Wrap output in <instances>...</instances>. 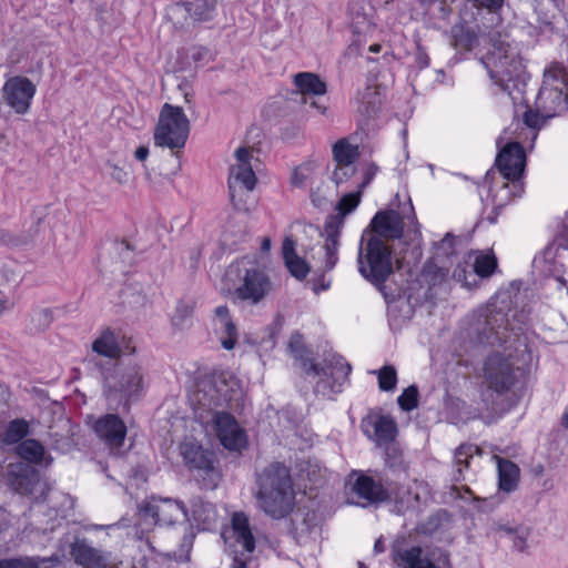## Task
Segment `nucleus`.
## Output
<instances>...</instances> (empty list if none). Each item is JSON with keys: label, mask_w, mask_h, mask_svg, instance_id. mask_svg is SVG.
Returning <instances> with one entry per match:
<instances>
[{"label": "nucleus", "mask_w": 568, "mask_h": 568, "mask_svg": "<svg viewBox=\"0 0 568 568\" xmlns=\"http://www.w3.org/2000/svg\"><path fill=\"white\" fill-rule=\"evenodd\" d=\"M513 344L493 351L484 361L483 377L488 390L496 395L509 393L525 376L532 361L527 336H513Z\"/></svg>", "instance_id": "nucleus-1"}, {"label": "nucleus", "mask_w": 568, "mask_h": 568, "mask_svg": "<svg viewBox=\"0 0 568 568\" xmlns=\"http://www.w3.org/2000/svg\"><path fill=\"white\" fill-rule=\"evenodd\" d=\"M256 483L257 504L266 515L281 519L293 510L295 494L287 467L273 463L258 474Z\"/></svg>", "instance_id": "nucleus-2"}, {"label": "nucleus", "mask_w": 568, "mask_h": 568, "mask_svg": "<svg viewBox=\"0 0 568 568\" xmlns=\"http://www.w3.org/2000/svg\"><path fill=\"white\" fill-rule=\"evenodd\" d=\"M104 396L110 409L129 413L145 389L144 372L140 364L119 361L111 373L104 375Z\"/></svg>", "instance_id": "nucleus-3"}, {"label": "nucleus", "mask_w": 568, "mask_h": 568, "mask_svg": "<svg viewBox=\"0 0 568 568\" xmlns=\"http://www.w3.org/2000/svg\"><path fill=\"white\" fill-rule=\"evenodd\" d=\"M288 349L291 354L301 362V366L306 374H313L320 377L315 386V392L323 396L337 394L342 392L343 384L347 381L351 373V365L345 362L341 355H333L331 359H325L324 365L315 364L307 356L303 335L295 332L291 335Z\"/></svg>", "instance_id": "nucleus-4"}, {"label": "nucleus", "mask_w": 568, "mask_h": 568, "mask_svg": "<svg viewBox=\"0 0 568 568\" xmlns=\"http://www.w3.org/2000/svg\"><path fill=\"white\" fill-rule=\"evenodd\" d=\"M358 271L364 278L372 283L383 294L387 303L396 301L400 294L387 291L385 284L393 274V247L378 236H364L358 252Z\"/></svg>", "instance_id": "nucleus-5"}, {"label": "nucleus", "mask_w": 568, "mask_h": 568, "mask_svg": "<svg viewBox=\"0 0 568 568\" xmlns=\"http://www.w3.org/2000/svg\"><path fill=\"white\" fill-rule=\"evenodd\" d=\"M490 79L509 95L514 91L521 92L525 87V70L516 47L498 41L493 50L481 58Z\"/></svg>", "instance_id": "nucleus-6"}, {"label": "nucleus", "mask_w": 568, "mask_h": 568, "mask_svg": "<svg viewBox=\"0 0 568 568\" xmlns=\"http://www.w3.org/2000/svg\"><path fill=\"white\" fill-rule=\"evenodd\" d=\"M495 165L504 180H506L495 195L497 205L501 207L507 202L520 197L524 193L523 176L526 169L524 146L517 141L507 143L498 151Z\"/></svg>", "instance_id": "nucleus-7"}, {"label": "nucleus", "mask_w": 568, "mask_h": 568, "mask_svg": "<svg viewBox=\"0 0 568 568\" xmlns=\"http://www.w3.org/2000/svg\"><path fill=\"white\" fill-rule=\"evenodd\" d=\"M470 329L480 344L490 346L504 347L505 344H513V336H526L521 328L509 327L507 313L494 304L480 307L474 313Z\"/></svg>", "instance_id": "nucleus-8"}, {"label": "nucleus", "mask_w": 568, "mask_h": 568, "mask_svg": "<svg viewBox=\"0 0 568 568\" xmlns=\"http://www.w3.org/2000/svg\"><path fill=\"white\" fill-rule=\"evenodd\" d=\"M242 397L240 381L230 372H214L203 378L195 393L197 404L207 410L230 406Z\"/></svg>", "instance_id": "nucleus-9"}, {"label": "nucleus", "mask_w": 568, "mask_h": 568, "mask_svg": "<svg viewBox=\"0 0 568 568\" xmlns=\"http://www.w3.org/2000/svg\"><path fill=\"white\" fill-rule=\"evenodd\" d=\"M190 134V121L181 106L164 103L154 129V144L170 150L185 146Z\"/></svg>", "instance_id": "nucleus-10"}, {"label": "nucleus", "mask_w": 568, "mask_h": 568, "mask_svg": "<svg viewBox=\"0 0 568 568\" xmlns=\"http://www.w3.org/2000/svg\"><path fill=\"white\" fill-rule=\"evenodd\" d=\"M184 465L201 484L202 488L214 489L217 487L221 473L214 452L205 449L195 442H184L179 447Z\"/></svg>", "instance_id": "nucleus-11"}, {"label": "nucleus", "mask_w": 568, "mask_h": 568, "mask_svg": "<svg viewBox=\"0 0 568 568\" xmlns=\"http://www.w3.org/2000/svg\"><path fill=\"white\" fill-rule=\"evenodd\" d=\"M361 195V190L343 195L336 205L337 213L329 214L326 217L324 224V232L326 235L324 244V271L326 272L332 271L338 261L337 250L339 245L341 230L344 225V219L358 206Z\"/></svg>", "instance_id": "nucleus-12"}, {"label": "nucleus", "mask_w": 568, "mask_h": 568, "mask_svg": "<svg viewBox=\"0 0 568 568\" xmlns=\"http://www.w3.org/2000/svg\"><path fill=\"white\" fill-rule=\"evenodd\" d=\"M545 78L560 81L562 88H547L539 90L535 105L546 118H554L568 109V71L560 64L555 63L545 71Z\"/></svg>", "instance_id": "nucleus-13"}, {"label": "nucleus", "mask_w": 568, "mask_h": 568, "mask_svg": "<svg viewBox=\"0 0 568 568\" xmlns=\"http://www.w3.org/2000/svg\"><path fill=\"white\" fill-rule=\"evenodd\" d=\"M355 479L352 484V491L365 503H355L363 507L379 505L392 500V484L376 470H353Z\"/></svg>", "instance_id": "nucleus-14"}, {"label": "nucleus", "mask_w": 568, "mask_h": 568, "mask_svg": "<svg viewBox=\"0 0 568 568\" xmlns=\"http://www.w3.org/2000/svg\"><path fill=\"white\" fill-rule=\"evenodd\" d=\"M8 484L14 493L27 496L32 501L44 500L49 490L39 471L24 463L11 464L8 471Z\"/></svg>", "instance_id": "nucleus-15"}, {"label": "nucleus", "mask_w": 568, "mask_h": 568, "mask_svg": "<svg viewBox=\"0 0 568 568\" xmlns=\"http://www.w3.org/2000/svg\"><path fill=\"white\" fill-rule=\"evenodd\" d=\"M237 164L232 166L229 178V191L231 201L236 210H246L241 201H236L239 189H245L247 192L252 191L256 184V175L253 170L252 159L253 155L247 148H239L235 151Z\"/></svg>", "instance_id": "nucleus-16"}, {"label": "nucleus", "mask_w": 568, "mask_h": 568, "mask_svg": "<svg viewBox=\"0 0 568 568\" xmlns=\"http://www.w3.org/2000/svg\"><path fill=\"white\" fill-rule=\"evenodd\" d=\"M409 204V214H400L395 210L378 211L369 223L372 233L369 236H378L386 243L392 240H399L404 234V219H408L414 225H418L412 202Z\"/></svg>", "instance_id": "nucleus-17"}, {"label": "nucleus", "mask_w": 568, "mask_h": 568, "mask_svg": "<svg viewBox=\"0 0 568 568\" xmlns=\"http://www.w3.org/2000/svg\"><path fill=\"white\" fill-rule=\"evenodd\" d=\"M142 511L145 516L154 518L155 523L160 525L171 526L180 518L190 521L185 504L182 500L169 497L152 496L142 506Z\"/></svg>", "instance_id": "nucleus-18"}, {"label": "nucleus", "mask_w": 568, "mask_h": 568, "mask_svg": "<svg viewBox=\"0 0 568 568\" xmlns=\"http://www.w3.org/2000/svg\"><path fill=\"white\" fill-rule=\"evenodd\" d=\"M36 91V84L29 78L14 75L4 82L2 97L16 113L26 114L30 109Z\"/></svg>", "instance_id": "nucleus-19"}, {"label": "nucleus", "mask_w": 568, "mask_h": 568, "mask_svg": "<svg viewBox=\"0 0 568 568\" xmlns=\"http://www.w3.org/2000/svg\"><path fill=\"white\" fill-rule=\"evenodd\" d=\"M557 264L568 270V225L532 261L534 267L540 268L545 274L558 272Z\"/></svg>", "instance_id": "nucleus-20"}, {"label": "nucleus", "mask_w": 568, "mask_h": 568, "mask_svg": "<svg viewBox=\"0 0 568 568\" xmlns=\"http://www.w3.org/2000/svg\"><path fill=\"white\" fill-rule=\"evenodd\" d=\"M272 285L268 276L260 268H246L233 296L242 302L254 305L260 303L271 291Z\"/></svg>", "instance_id": "nucleus-21"}, {"label": "nucleus", "mask_w": 568, "mask_h": 568, "mask_svg": "<svg viewBox=\"0 0 568 568\" xmlns=\"http://www.w3.org/2000/svg\"><path fill=\"white\" fill-rule=\"evenodd\" d=\"M93 429L111 453L118 454L126 437V425L118 414H105L97 419Z\"/></svg>", "instance_id": "nucleus-22"}, {"label": "nucleus", "mask_w": 568, "mask_h": 568, "mask_svg": "<svg viewBox=\"0 0 568 568\" xmlns=\"http://www.w3.org/2000/svg\"><path fill=\"white\" fill-rule=\"evenodd\" d=\"M214 424L221 444L230 450H239L246 444V436L234 416L227 412H215Z\"/></svg>", "instance_id": "nucleus-23"}, {"label": "nucleus", "mask_w": 568, "mask_h": 568, "mask_svg": "<svg viewBox=\"0 0 568 568\" xmlns=\"http://www.w3.org/2000/svg\"><path fill=\"white\" fill-rule=\"evenodd\" d=\"M92 349L104 357L118 358L122 355H129L134 352L131 339L125 336L120 337L114 331L106 328L92 343Z\"/></svg>", "instance_id": "nucleus-24"}, {"label": "nucleus", "mask_w": 568, "mask_h": 568, "mask_svg": "<svg viewBox=\"0 0 568 568\" xmlns=\"http://www.w3.org/2000/svg\"><path fill=\"white\" fill-rule=\"evenodd\" d=\"M70 555L74 562L82 568H108V557L100 550L92 547L87 539L77 538L70 545Z\"/></svg>", "instance_id": "nucleus-25"}, {"label": "nucleus", "mask_w": 568, "mask_h": 568, "mask_svg": "<svg viewBox=\"0 0 568 568\" xmlns=\"http://www.w3.org/2000/svg\"><path fill=\"white\" fill-rule=\"evenodd\" d=\"M282 253L285 266L291 275L300 281L304 280L310 272V266L305 260L296 254L295 242L291 237H285L283 241Z\"/></svg>", "instance_id": "nucleus-26"}, {"label": "nucleus", "mask_w": 568, "mask_h": 568, "mask_svg": "<svg viewBox=\"0 0 568 568\" xmlns=\"http://www.w3.org/2000/svg\"><path fill=\"white\" fill-rule=\"evenodd\" d=\"M448 276V268L444 265H439L436 258H428L420 271L419 281L428 285L424 293V298L432 296V288L443 284Z\"/></svg>", "instance_id": "nucleus-27"}, {"label": "nucleus", "mask_w": 568, "mask_h": 568, "mask_svg": "<svg viewBox=\"0 0 568 568\" xmlns=\"http://www.w3.org/2000/svg\"><path fill=\"white\" fill-rule=\"evenodd\" d=\"M215 321L220 325V329L225 337H221L222 347L231 351L237 343V328L230 316V311L226 305L217 306L214 311Z\"/></svg>", "instance_id": "nucleus-28"}, {"label": "nucleus", "mask_w": 568, "mask_h": 568, "mask_svg": "<svg viewBox=\"0 0 568 568\" xmlns=\"http://www.w3.org/2000/svg\"><path fill=\"white\" fill-rule=\"evenodd\" d=\"M293 83L298 92L304 95H324L327 92L326 83L318 74L313 72H300L294 75Z\"/></svg>", "instance_id": "nucleus-29"}, {"label": "nucleus", "mask_w": 568, "mask_h": 568, "mask_svg": "<svg viewBox=\"0 0 568 568\" xmlns=\"http://www.w3.org/2000/svg\"><path fill=\"white\" fill-rule=\"evenodd\" d=\"M232 530L237 544H241L245 551L253 552L255 538L251 531L248 519L243 513H235L232 517Z\"/></svg>", "instance_id": "nucleus-30"}, {"label": "nucleus", "mask_w": 568, "mask_h": 568, "mask_svg": "<svg viewBox=\"0 0 568 568\" xmlns=\"http://www.w3.org/2000/svg\"><path fill=\"white\" fill-rule=\"evenodd\" d=\"M450 43L460 51H469L478 43L476 31L467 23H457L450 29Z\"/></svg>", "instance_id": "nucleus-31"}, {"label": "nucleus", "mask_w": 568, "mask_h": 568, "mask_svg": "<svg viewBox=\"0 0 568 568\" xmlns=\"http://www.w3.org/2000/svg\"><path fill=\"white\" fill-rule=\"evenodd\" d=\"M498 487L505 493L514 491L518 486L519 467L511 460L498 458Z\"/></svg>", "instance_id": "nucleus-32"}, {"label": "nucleus", "mask_w": 568, "mask_h": 568, "mask_svg": "<svg viewBox=\"0 0 568 568\" xmlns=\"http://www.w3.org/2000/svg\"><path fill=\"white\" fill-rule=\"evenodd\" d=\"M16 454L26 460L28 465H41L44 460L45 449L38 440L29 438L18 444Z\"/></svg>", "instance_id": "nucleus-33"}, {"label": "nucleus", "mask_w": 568, "mask_h": 568, "mask_svg": "<svg viewBox=\"0 0 568 568\" xmlns=\"http://www.w3.org/2000/svg\"><path fill=\"white\" fill-rule=\"evenodd\" d=\"M480 448L473 444H462L455 450V466L456 469L453 475L454 481H462L464 479L463 471L469 467L470 459L475 454H480Z\"/></svg>", "instance_id": "nucleus-34"}, {"label": "nucleus", "mask_w": 568, "mask_h": 568, "mask_svg": "<svg viewBox=\"0 0 568 568\" xmlns=\"http://www.w3.org/2000/svg\"><path fill=\"white\" fill-rule=\"evenodd\" d=\"M29 423L23 418L11 420L6 430L0 435V439L4 445L19 444L29 434Z\"/></svg>", "instance_id": "nucleus-35"}, {"label": "nucleus", "mask_w": 568, "mask_h": 568, "mask_svg": "<svg viewBox=\"0 0 568 568\" xmlns=\"http://www.w3.org/2000/svg\"><path fill=\"white\" fill-rule=\"evenodd\" d=\"M374 429L378 446L395 443L397 428L395 422L390 417L384 415L378 416L374 424Z\"/></svg>", "instance_id": "nucleus-36"}, {"label": "nucleus", "mask_w": 568, "mask_h": 568, "mask_svg": "<svg viewBox=\"0 0 568 568\" xmlns=\"http://www.w3.org/2000/svg\"><path fill=\"white\" fill-rule=\"evenodd\" d=\"M182 6L195 22H206L214 18L215 4L207 0L183 2Z\"/></svg>", "instance_id": "nucleus-37"}, {"label": "nucleus", "mask_w": 568, "mask_h": 568, "mask_svg": "<svg viewBox=\"0 0 568 568\" xmlns=\"http://www.w3.org/2000/svg\"><path fill=\"white\" fill-rule=\"evenodd\" d=\"M332 151L333 158L339 166H351L359 158L358 148L345 139L338 140Z\"/></svg>", "instance_id": "nucleus-38"}, {"label": "nucleus", "mask_w": 568, "mask_h": 568, "mask_svg": "<svg viewBox=\"0 0 568 568\" xmlns=\"http://www.w3.org/2000/svg\"><path fill=\"white\" fill-rule=\"evenodd\" d=\"M496 268L497 258L494 255H479L474 262L473 272L469 273V276L476 282L477 277H489Z\"/></svg>", "instance_id": "nucleus-39"}, {"label": "nucleus", "mask_w": 568, "mask_h": 568, "mask_svg": "<svg viewBox=\"0 0 568 568\" xmlns=\"http://www.w3.org/2000/svg\"><path fill=\"white\" fill-rule=\"evenodd\" d=\"M385 465L397 473H406L407 465L404 460L403 450L399 448L397 443L385 445Z\"/></svg>", "instance_id": "nucleus-40"}, {"label": "nucleus", "mask_w": 568, "mask_h": 568, "mask_svg": "<svg viewBox=\"0 0 568 568\" xmlns=\"http://www.w3.org/2000/svg\"><path fill=\"white\" fill-rule=\"evenodd\" d=\"M195 303L193 301H179L172 316V325L179 329L186 327L193 317Z\"/></svg>", "instance_id": "nucleus-41"}, {"label": "nucleus", "mask_w": 568, "mask_h": 568, "mask_svg": "<svg viewBox=\"0 0 568 568\" xmlns=\"http://www.w3.org/2000/svg\"><path fill=\"white\" fill-rule=\"evenodd\" d=\"M296 530H300L302 534H311L315 528L320 525V517L314 510H303L298 509L296 513Z\"/></svg>", "instance_id": "nucleus-42"}, {"label": "nucleus", "mask_w": 568, "mask_h": 568, "mask_svg": "<svg viewBox=\"0 0 568 568\" xmlns=\"http://www.w3.org/2000/svg\"><path fill=\"white\" fill-rule=\"evenodd\" d=\"M374 373L377 374L381 390L392 392L395 389L397 384V372L394 366L386 365Z\"/></svg>", "instance_id": "nucleus-43"}, {"label": "nucleus", "mask_w": 568, "mask_h": 568, "mask_svg": "<svg viewBox=\"0 0 568 568\" xmlns=\"http://www.w3.org/2000/svg\"><path fill=\"white\" fill-rule=\"evenodd\" d=\"M418 388L416 385H409L397 398L399 408L404 412H410L418 407Z\"/></svg>", "instance_id": "nucleus-44"}, {"label": "nucleus", "mask_w": 568, "mask_h": 568, "mask_svg": "<svg viewBox=\"0 0 568 568\" xmlns=\"http://www.w3.org/2000/svg\"><path fill=\"white\" fill-rule=\"evenodd\" d=\"M358 110L366 119L375 118L379 111L378 94L368 90L364 94Z\"/></svg>", "instance_id": "nucleus-45"}, {"label": "nucleus", "mask_w": 568, "mask_h": 568, "mask_svg": "<svg viewBox=\"0 0 568 568\" xmlns=\"http://www.w3.org/2000/svg\"><path fill=\"white\" fill-rule=\"evenodd\" d=\"M549 118L544 116L542 112L536 108V110L528 109L524 113V123L534 130H539L545 125Z\"/></svg>", "instance_id": "nucleus-46"}, {"label": "nucleus", "mask_w": 568, "mask_h": 568, "mask_svg": "<svg viewBox=\"0 0 568 568\" xmlns=\"http://www.w3.org/2000/svg\"><path fill=\"white\" fill-rule=\"evenodd\" d=\"M469 2L478 10H486L489 13L498 14L506 0H469Z\"/></svg>", "instance_id": "nucleus-47"}, {"label": "nucleus", "mask_w": 568, "mask_h": 568, "mask_svg": "<svg viewBox=\"0 0 568 568\" xmlns=\"http://www.w3.org/2000/svg\"><path fill=\"white\" fill-rule=\"evenodd\" d=\"M469 273L470 272H468L465 266L457 265L452 276L456 282L460 283L464 287L471 290L477 286L478 280H476V282L473 278L471 281H469Z\"/></svg>", "instance_id": "nucleus-48"}, {"label": "nucleus", "mask_w": 568, "mask_h": 568, "mask_svg": "<svg viewBox=\"0 0 568 568\" xmlns=\"http://www.w3.org/2000/svg\"><path fill=\"white\" fill-rule=\"evenodd\" d=\"M311 178V169L307 165H301L295 169L292 174V185L296 187H304L306 185L307 180Z\"/></svg>", "instance_id": "nucleus-49"}, {"label": "nucleus", "mask_w": 568, "mask_h": 568, "mask_svg": "<svg viewBox=\"0 0 568 568\" xmlns=\"http://www.w3.org/2000/svg\"><path fill=\"white\" fill-rule=\"evenodd\" d=\"M114 250L124 263H133V247L128 241L122 240L121 242L114 243Z\"/></svg>", "instance_id": "nucleus-50"}, {"label": "nucleus", "mask_w": 568, "mask_h": 568, "mask_svg": "<svg viewBox=\"0 0 568 568\" xmlns=\"http://www.w3.org/2000/svg\"><path fill=\"white\" fill-rule=\"evenodd\" d=\"M454 241L455 236L447 233L439 242L435 243V247L437 251H442L443 255L448 257L454 252Z\"/></svg>", "instance_id": "nucleus-51"}, {"label": "nucleus", "mask_w": 568, "mask_h": 568, "mask_svg": "<svg viewBox=\"0 0 568 568\" xmlns=\"http://www.w3.org/2000/svg\"><path fill=\"white\" fill-rule=\"evenodd\" d=\"M33 321L38 322L39 328H48L53 321L52 311L49 308L40 310L34 314Z\"/></svg>", "instance_id": "nucleus-52"}, {"label": "nucleus", "mask_w": 568, "mask_h": 568, "mask_svg": "<svg viewBox=\"0 0 568 568\" xmlns=\"http://www.w3.org/2000/svg\"><path fill=\"white\" fill-rule=\"evenodd\" d=\"M355 173V169L351 166H339L333 172L332 180L339 185Z\"/></svg>", "instance_id": "nucleus-53"}, {"label": "nucleus", "mask_w": 568, "mask_h": 568, "mask_svg": "<svg viewBox=\"0 0 568 568\" xmlns=\"http://www.w3.org/2000/svg\"><path fill=\"white\" fill-rule=\"evenodd\" d=\"M377 172H378V166L375 163H373V162L369 163L367 169H366V172H365V175H364V180H363V182L358 186L361 192L363 191V189H365L366 186L369 185V183L373 181V179H374V176L376 175Z\"/></svg>", "instance_id": "nucleus-54"}, {"label": "nucleus", "mask_w": 568, "mask_h": 568, "mask_svg": "<svg viewBox=\"0 0 568 568\" xmlns=\"http://www.w3.org/2000/svg\"><path fill=\"white\" fill-rule=\"evenodd\" d=\"M106 165L112 169L111 176L114 181L119 183H124L126 181V172L121 168L110 162H108Z\"/></svg>", "instance_id": "nucleus-55"}, {"label": "nucleus", "mask_w": 568, "mask_h": 568, "mask_svg": "<svg viewBox=\"0 0 568 568\" xmlns=\"http://www.w3.org/2000/svg\"><path fill=\"white\" fill-rule=\"evenodd\" d=\"M311 201L317 209H325L328 203L326 196L318 194L317 191L311 192Z\"/></svg>", "instance_id": "nucleus-56"}, {"label": "nucleus", "mask_w": 568, "mask_h": 568, "mask_svg": "<svg viewBox=\"0 0 568 568\" xmlns=\"http://www.w3.org/2000/svg\"><path fill=\"white\" fill-rule=\"evenodd\" d=\"M416 64L419 69L427 68L429 65V57L423 49L418 48L416 57H415Z\"/></svg>", "instance_id": "nucleus-57"}, {"label": "nucleus", "mask_w": 568, "mask_h": 568, "mask_svg": "<svg viewBox=\"0 0 568 568\" xmlns=\"http://www.w3.org/2000/svg\"><path fill=\"white\" fill-rule=\"evenodd\" d=\"M438 525L439 519L437 517H429L428 521L425 525H423L420 531L423 534L432 535L438 528Z\"/></svg>", "instance_id": "nucleus-58"}, {"label": "nucleus", "mask_w": 568, "mask_h": 568, "mask_svg": "<svg viewBox=\"0 0 568 568\" xmlns=\"http://www.w3.org/2000/svg\"><path fill=\"white\" fill-rule=\"evenodd\" d=\"M231 568H247V558H244L243 554H235Z\"/></svg>", "instance_id": "nucleus-59"}, {"label": "nucleus", "mask_w": 568, "mask_h": 568, "mask_svg": "<svg viewBox=\"0 0 568 568\" xmlns=\"http://www.w3.org/2000/svg\"><path fill=\"white\" fill-rule=\"evenodd\" d=\"M134 156L138 161H145L149 156V148L145 145L139 146L134 152Z\"/></svg>", "instance_id": "nucleus-60"}, {"label": "nucleus", "mask_w": 568, "mask_h": 568, "mask_svg": "<svg viewBox=\"0 0 568 568\" xmlns=\"http://www.w3.org/2000/svg\"><path fill=\"white\" fill-rule=\"evenodd\" d=\"M514 546H515V548H517L520 551L524 550V548L526 546V539L524 537L515 534Z\"/></svg>", "instance_id": "nucleus-61"}, {"label": "nucleus", "mask_w": 568, "mask_h": 568, "mask_svg": "<svg viewBox=\"0 0 568 568\" xmlns=\"http://www.w3.org/2000/svg\"><path fill=\"white\" fill-rule=\"evenodd\" d=\"M496 531L505 532L507 535H515L517 532V529L509 527L507 525H498L496 527Z\"/></svg>", "instance_id": "nucleus-62"}, {"label": "nucleus", "mask_w": 568, "mask_h": 568, "mask_svg": "<svg viewBox=\"0 0 568 568\" xmlns=\"http://www.w3.org/2000/svg\"><path fill=\"white\" fill-rule=\"evenodd\" d=\"M375 554H382L385 551V544L382 537H379L374 544Z\"/></svg>", "instance_id": "nucleus-63"}, {"label": "nucleus", "mask_w": 568, "mask_h": 568, "mask_svg": "<svg viewBox=\"0 0 568 568\" xmlns=\"http://www.w3.org/2000/svg\"><path fill=\"white\" fill-rule=\"evenodd\" d=\"M310 105H311L312 108L317 109L322 114H325V113H326L327 108H326L325 105L321 104L320 102L315 101V100H312V101L310 102Z\"/></svg>", "instance_id": "nucleus-64"}]
</instances>
